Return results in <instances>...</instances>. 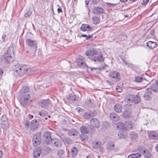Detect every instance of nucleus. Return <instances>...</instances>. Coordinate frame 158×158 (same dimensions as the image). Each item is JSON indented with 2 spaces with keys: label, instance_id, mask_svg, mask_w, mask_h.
<instances>
[{
  "label": "nucleus",
  "instance_id": "obj_59",
  "mask_svg": "<svg viewBox=\"0 0 158 158\" xmlns=\"http://www.w3.org/2000/svg\"><path fill=\"white\" fill-rule=\"evenodd\" d=\"M33 116L32 115H30V114H29L28 116V118L29 119H31L33 118Z\"/></svg>",
  "mask_w": 158,
  "mask_h": 158
},
{
  "label": "nucleus",
  "instance_id": "obj_22",
  "mask_svg": "<svg viewBox=\"0 0 158 158\" xmlns=\"http://www.w3.org/2000/svg\"><path fill=\"white\" fill-rule=\"evenodd\" d=\"M147 44L148 47L152 49L155 48L157 46V44L156 42L152 41H148L147 43Z\"/></svg>",
  "mask_w": 158,
  "mask_h": 158
},
{
  "label": "nucleus",
  "instance_id": "obj_44",
  "mask_svg": "<svg viewBox=\"0 0 158 158\" xmlns=\"http://www.w3.org/2000/svg\"><path fill=\"white\" fill-rule=\"evenodd\" d=\"M140 101L139 98L137 96H135V98H134L133 102L135 103H137Z\"/></svg>",
  "mask_w": 158,
  "mask_h": 158
},
{
  "label": "nucleus",
  "instance_id": "obj_55",
  "mask_svg": "<svg viewBox=\"0 0 158 158\" xmlns=\"http://www.w3.org/2000/svg\"><path fill=\"white\" fill-rule=\"evenodd\" d=\"M119 88V86L116 87V89L117 92H121L122 91V89H118V88Z\"/></svg>",
  "mask_w": 158,
  "mask_h": 158
},
{
  "label": "nucleus",
  "instance_id": "obj_37",
  "mask_svg": "<svg viewBox=\"0 0 158 158\" xmlns=\"http://www.w3.org/2000/svg\"><path fill=\"white\" fill-rule=\"evenodd\" d=\"M130 135L131 137L134 139H136L138 137L137 134L134 132H131Z\"/></svg>",
  "mask_w": 158,
  "mask_h": 158
},
{
  "label": "nucleus",
  "instance_id": "obj_52",
  "mask_svg": "<svg viewBox=\"0 0 158 158\" xmlns=\"http://www.w3.org/2000/svg\"><path fill=\"white\" fill-rule=\"evenodd\" d=\"M93 35L92 34L90 35H87L86 39V40H89L93 37Z\"/></svg>",
  "mask_w": 158,
  "mask_h": 158
},
{
  "label": "nucleus",
  "instance_id": "obj_15",
  "mask_svg": "<svg viewBox=\"0 0 158 158\" xmlns=\"http://www.w3.org/2000/svg\"><path fill=\"white\" fill-rule=\"evenodd\" d=\"M98 53V52L93 48L86 51L85 52V55L89 56H94Z\"/></svg>",
  "mask_w": 158,
  "mask_h": 158
},
{
  "label": "nucleus",
  "instance_id": "obj_10",
  "mask_svg": "<svg viewBox=\"0 0 158 158\" xmlns=\"http://www.w3.org/2000/svg\"><path fill=\"white\" fill-rule=\"evenodd\" d=\"M120 125L122 126L123 129L125 128L127 130L131 129L133 127V123L131 121H128L126 123L125 125L123 126L122 123H119Z\"/></svg>",
  "mask_w": 158,
  "mask_h": 158
},
{
  "label": "nucleus",
  "instance_id": "obj_38",
  "mask_svg": "<svg viewBox=\"0 0 158 158\" xmlns=\"http://www.w3.org/2000/svg\"><path fill=\"white\" fill-rule=\"evenodd\" d=\"M29 91V88H28L27 86H24L23 87L22 89L21 90V92L22 93H28Z\"/></svg>",
  "mask_w": 158,
  "mask_h": 158
},
{
  "label": "nucleus",
  "instance_id": "obj_53",
  "mask_svg": "<svg viewBox=\"0 0 158 158\" xmlns=\"http://www.w3.org/2000/svg\"><path fill=\"white\" fill-rule=\"evenodd\" d=\"M149 0H143V3L142 4L144 5H145L149 2Z\"/></svg>",
  "mask_w": 158,
  "mask_h": 158
},
{
  "label": "nucleus",
  "instance_id": "obj_41",
  "mask_svg": "<svg viewBox=\"0 0 158 158\" xmlns=\"http://www.w3.org/2000/svg\"><path fill=\"white\" fill-rule=\"evenodd\" d=\"M32 13V10H29L27 13L25 14L24 16L26 17H29L31 15Z\"/></svg>",
  "mask_w": 158,
  "mask_h": 158
},
{
  "label": "nucleus",
  "instance_id": "obj_3",
  "mask_svg": "<svg viewBox=\"0 0 158 158\" xmlns=\"http://www.w3.org/2000/svg\"><path fill=\"white\" fill-rule=\"evenodd\" d=\"M30 97L29 94H26L20 101V103L23 106H26L29 104L31 102Z\"/></svg>",
  "mask_w": 158,
  "mask_h": 158
},
{
  "label": "nucleus",
  "instance_id": "obj_1",
  "mask_svg": "<svg viewBox=\"0 0 158 158\" xmlns=\"http://www.w3.org/2000/svg\"><path fill=\"white\" fill-rule=\"evenodd\" d=\"M14 70V74L18 76H21L25 74H30L31 69L26 65H15Z\"/></svg>",
  "mask_w": 158,
  "mask_h": 158
},
{
  "label": "nucleus",
  "instance_id": "obj_63",
  "mask_svg": "<svg viewBox=\"0 0 158 158\" xmlns=\"http://www.w3.org/2000/svg\"><path fill=\"white\" fill-rule=\"evenodd\" d=\"M128 0H120V1L121 2H126Z\"/></svg>",
  "mask_w": 158,
  "mask_h": 158
},
{
  "label": "nucleus",
  "instance_id": "obj_8",
  "mask_svg": "<svg viewBox=\"0 0 158 158\" xmlns=\"http://www.w3.org/2000/svg\"><path fill=\"white\" fill-rule=\"evenodd\" d=\"M91 126L93 127L98 128L100 126V122L98 120L95 118H93L90 121Z\"/></svg>",
  "mask_w": 158,
  "mask_h": 158
},
{
  "label": "nucleus",
  "instance_id": "obj_23",
  "mask_svg": "<svg viewBox=\"0 0 158 158\" xmlns=\"http://www.w3.org/2000/svg\"><path fill=\"white\" fill-rule=\"evenodd\" d=\"M149 89L152 90L155 92H158V81L153 84L151 86Z\"/></svg>",
  "mask_w": 158,
  "mask_h": 158
},
{
  "label": "nucleus",
  "instance_id": "obj_6",
  "mask_svg": "<svg viewBox=\"0 0 158 158\" xmlns=\"http://www.w3.org/2000/svg\"><path fill=\"white\" fill-rule=\"evenodd\" d=\"M26 43L28 46L34 48L35 50H36L37 44L36 41L27 39L26 40Z\"/></svg>",
  "mask_w": 158,
  "mask_h": 158
},
{
  "label": "nucleus",
  "instance_id": "obj_57",
  "mask_svg": "<svg viewBox=\"0 0 158 158\" xmlns=\"http://www.w3.org/2000/svg\"><path fill=\"white\" fill-rule=\"evenodd\" d=\"M57 11H58V13H59L60 12H62V9H61V8L60 7L58 8L57 9Z\"/></svg>",
  "mask_w": 158,
  "mask_h": 158
},
{
  "label": "nucleus",
  "instance_id": "obj_35",
  "mask_svg": "<svg viewBox=\"0 0 158 158\" xmlns=\"http://www.w3.org/2000/svg\"><path fill=\"white\" fill-rule=\"evenodd\" d=\"M68 134L70 136H74L77 134V131L74 129H71L68 132Z\"/></svg>",
  "mask_w": 158,
  "mask_h": 158
},
{
  "label": "nucleus",
  "instance_id": "obj_14",
  "mask_svg": "<svg viewBox=\"0 0 158 158\" xmlns=\"http://www.w3.org/2000/svg\"><path fill=\"white\" fill-rule=\"evenodd\" d=\"M152 91L149 88L147 89L146 92L143 95L144 99L146 100H149L151 99Z\"/></svg>",
  "mask_w": 158,
  "mask_h": 158
},
{
  "label": "nucleus",
  "instance_id": "obj_27",
  "mask_svg": "<svg viewBox=\"0 0 158 158\" xmlns=\"http://www.w3.org/2000/svg\"><path fill=\"white\" fill-rule=\"evenodd\" d=\"M102 146V143L100 142H95L93 144V148L94 149H98L100 148V147Z\"/></svg>",
  "mask_w": 158,
  "mask_h": 158
},
{
  "label": "nucleus",
  "instance_id": "obj_50",
  "mask_svg": "<svg viewBox=\"0 0 158 158\" xmlns=\"http://www.w3.org/2000/svg\"><path fill=\"white\" fill-rule=\"evenodd\" d=\"M6 37V35L5 34H3L2 36V41L3 42H5L6 41L5 40V38Z\"/></svg>",
  "mask_w": 158,
  "mask_h": 158
},
{
  "label": "nucleus",
  "instance_id": "obj_46",
  "mask_svg": "<svg viewBox=\"0 0 158 158\" xmlns=\"http://www.w3.org/2000/svg\"><path fill=\"white\" fill-rule=\"evenodd\" d=\"M127 112L126 111L125 112H124L123 114V116L124 117L126 118H129L130 116V114H127Z\"/></svg>",
  "mask_w": 158,
  "mask_h": 158
},
{
  "label": "nucleus",
  "instance_id": "obj_2",
  "mask_svg": "<svg viewBox=\"0 0 158 158\" xmlns=\"http://www.w3.org/2000/svg\"><path fill=\"white\" fill-rule=\"evenodd\" d=\"M3 56L4 62L6 63L13 61L15 56L14 48L12 46L10 47Z\"/></svg>",
  "mask_w": 158,
  "mask_h": 158
},
{
  "label": "nucleus",
  "instance_id": "obj_26",
  "mask_svg": "<svg viewBox=\"0 0 158 158\" xmlns=\"http://www.w3.org/2000/svg\"><path fill=\"white\" fill-rule=\"evenodd\" d=\"M78 150L76 147H73L72 148L71 150V156H76L78 154Z\"/></svg>",
  "mask_w": 158,
  "mask_h": 158
},
{
  "label": "nucleus",
  "instance_id": "obj_61",
  "mask_svg": "<svg viewBox=\"0 0 158 158\" xmlns=\"http://www.w3.org/2000/svg\"><path fill=\"white\" fill-rule=\"evenodd\" d=\"M155 149L158 152V144L156 145L155 147Z\"/></svg>",
  "mask_w": 158,
  "mask_h": 158
},
{
  "label": "nucleus",
  "instance_id": "obj_19",
  "mask_svg": "<svg viewBox=\"0 0 158 158\" xmlns=\"http://www.w3.org/2000/svg\"><path fill=\"white\" fill-rule=\"evenodd\" d=\"M76 97V95L74 94H71L68 95L66 97V99L68 101L72 102L75 101Z\"/></svg>",
  "mask_w": 158,
  "mask_h": 158
},
{
  "label": "nucleus",
  "instance_id": "obj_24",
  "mask_svg": "<svg viewBox=\"0 0 158 158\" xmlns=\"http://www.w3.org/2000/svg\"><path fill=\"white\" fill-rule=\"evenodd\" d=\"M115 111L117 113H120L122 111V107L119 103H117L114 106Z\"/></svg>",
  "mask_w": 158,
  "mask_h": 158
},
{
  "label": "nucleus",
  "instance_id": "obj_28",
  "mask_svg": "<svg viewBox=\"0 0 158 158\" xmlns=\"http://www.w3.org/2000/svg\"><path fill=\"white\" fill-rule=\"evenodd\" d=\"M37 122L36 120H33L31 122V129L32 130H35L38 128V126L36 124Z\"/></svg>",
  "mask_w": 158,
  "mask_h": 158
},
{
  "label": "nucleus",
  "instance_id": "obj_34",
  "mask_svg": "<svg viewBox=\"0 0 158 158\" xmlns=\"http://www.w3.org/2000/svg\"><path fill=\"white\" fill-rule=\"evenodd\" d=\"M143 154L146 157L149 158L151 157V153L148 150H144L143 151Z\"/></svg>",
  "mask_w": 158,
  "mask_h": 158
},
{
  "label": "nucleus",
  "instance_id": "obj_51",
  "mask_svg": "<svg viewBox=\"0 0 158 158\" xmlns=\"http://www.w3.org/2000/svg\"><path fill=\"white\" fill-rule=\"evenodd\" d=\"M138 150L140 152H143V151L144 150L143 149V148L140 146H139L138 147Z\"/></svg>",
  "mask_w": 158,
  "mask_h": 158
},
{
  "label": "nucleus",
  "instance_id": "obj_58",
  "mask_svg": "<svg viewBox=\"0 0 158 158\" xmlns=\"http://www.w3.org/2000/svg\"><path fill=\"white\" fill-rule=\"evenodd\" d=\"M3 73V71L0 68V77L1 78V75Z\"/></svg>",
  "mask_w": 158,
  "mask_h": 158
},
{
  "label": "nucleus",
  "instance_id": "obj_7",
  "mask_svg": "<svg viewBox=\"0 0 158 158\" xmlns=\"http://www.w3.org/2000/svg\"><path fill=\"white\" fill-rule=\"evenodd\" d=\"M77 64L79 66L84 68L87 67L85 63V58L82 56H80L78 58L77 61Z\"/></svg>",
  "mask_w": 158,
  "mask_h": 158
},
{
  "label": "nucleus",
  "instance_id": "obj_11",
  "mask_svg": "<svg viewBox=\"0 0 158 158\" xmlns=\"http://www.w3.org/2000/svg\"><path fill=\"white\" fill-rule=\"evenodd\" d=\"M109 76L115 79L120 80V76L119 73L116 71H111L109 73Z\"/></svg>",
  "mask_w": 158,
  "mask_h": 158
},
{
  "label": "nucleus",
  "instance_id": "obj_39",
  "mask_svg": "<svg viewBox=\"0 0 158 158\" xmlns=\"http://www.w3.org/2000/svg\"><path fill=\"white\" fill-rule=\"evenodd\" d=\"M24 124L25 127L26 128H28L30 125H31V123L27 119L25 121Z\"/></svg>",
  "mask_w": 158,
  "mask_h": 158
},
{
  "label": "nucleus",
  "instance_id": "obj_18",
  "mask_svg": "<svg viewBox=\"0 0 158 158\" xmlns=\"http://www.w3.org/2000/svg\"><path fill=\"white\" fill-rule=\"evenodd\" d=\"M148 136L150 139L157 140L158 139V135L154 131H151L148 133Z\"/></svg>",
  "mask_w": 158,
  "mask_h": 158
},
{
  "label": "nucleus",
  "instance_id": "obj_4",
  "mask_svg": "<svg viewBox=\"0 0 158 158\" xmlns=\"http://www.w3.org/2000/svg\"><path fill=\"white\" fill-rule=\"evenodd\" d=\"M51 141H49V145H52L54 147L60 148L62 145V142L60 139L54 138Z\"/></svg>",
  "mask_w": 158,
  "mask_h": 158
},
{
  "label": "nucleus",
  "instance_id": "obj_13",
  "mask_svg": "<svg viewBox=\"0 0 158 158\" xmlns=\"http://www.w3.org/2000/svg\"><path fill=\"white\" fill-rule=\"evenodd\" d=\"M42 152V149L40 147H37L34 150L33 152V156L35 158H38L40 156Z\"/></svg>",
  "mask_w": 158,
  "mask_h": 158
},
{
  "label": "nucleus",
  "instance_id": "obj_21",
  "mask_svg": "<svg viewBox=\"0 0 158 158\" xmlns=\"http://www.w3.org/2000/svg\"><path fill=\"white\" fill-rule=\"evenodd\" d=\"M91 59L92 61H96L98 60L99 61L102 62L104 60V58L102 57V54H99L97 56H94L91 58Z\"/></svg>",
  "mask_w": 158,
  "mask_h": 158
},
{
  "label": "nucleus",
  "instance_id": "obj_32",
  "mask_svg": "<svg viewBox=\"0 0 158 158\" xmlns=\"http://www.w3.org/2000/svg\"><path fill=\"white\" fill-rule=\"evenodd\" d=\"M114 145V143L112 142H108L107 144V148L108 150L113 149Z\"/></svg>",
  "mask_w": 158,
  "mask_h": 158
},
{
  "label": "nucleus",
  "instance_id": "obj_12",
  "mask_svg": "<svg viewBox=\"0 0 158 158\" xmlns=\"http://www.w3.org/2000/svg\"><path fill=\"white\" fill-rule=\"evenodd\" d=\"M44 137L45 139V142L48 144L49 145V141H51L53 139L51 138V133L48 131H46L45 132Z\"/></svg>",
  "mask_w": 158,
  "mask_h": 158
},
{
  "label": "nucleus",
  "instance_id": "obj_30",
  "mask_svg": "<svg viewBox=\"0 0 158 158\" xmlns=\"http://www.w3.org/2000/svg\"><path fill=\"white\" fill-rule=\"evenodd\" d=\"M93 23L95 24L99 23H100L99 18L96 16H93L92 17Z\"/></svg>",
  "mask_w": 158,
  "mask_h": 158
},
{
  "label": "nucleus",
  "instance_id": "obj_45",
  "mask_svg": "<svg viewBox=\"0 0 158 158\" xmlns=\"http://www.w3.org/2000/svg\"><path fill=\"white\" fill-rule=\"evenodd\" d=\"M44 151L48 153L50 152L51 149L50 147H45L44 148Z\"/></svg>",
  "mask_w": 158,
  "mask_h": 158
},
{
  "label": "nucleus",
  "instance_id": "obj_64",
  "mask_svg": "<svg viewBox=\"0 0 158 158\" xmlns=\"http://www.w3.org/2000/svg\"><path fill=\"white\" fill-rule=\"evenodd\" d=\"M89 1H85V3L86 4V5H88V4H89Z\"/></svg>",
  "mask_w": 158,
  "mask_h": 158
},
{
  "label": "nucleus",
  "instance_id": "obj_42",
  "mask_svg": "<svg viewBox=\"0 0 158 158\" xmlns=\"http://www.w3.org/2000/svg\"><path fill=\"white\" fill-rule=\"evenodd\" d=\"M84 117L86 119L89 118L91 117L90 113L85 112L84 114Z\"/></svg>",
  "mask_w": 158,
  "mask_h": 158
},
{
  "label": "nucleus",
  "instance_id": "obj_40",
  "mask_svg": "<svg viewBox=\"0 0 158 158\" xmlns=\"http://www.w3.org/2000/svg\"><path fill=\"white\" fill-rule=\"evenodd\" d=\"M143 80V78L140 77H137L135 78V81L137 82H141Z\"/></svg>",
  "mask_w": 158,
  "mask_h": 158
},
{
  "label": "nucleus",
  "instance_id": "obj_54",
  "mask_svg": "<svg viewBox=\"0 0 158 158\" xmlns=\"http://www.w3.org/2000/svg\"><path fill=\"white\" fill-rule=\"evenodd\" d=\"M98 149H99V151L100 152H104V149L103 147H102V145L100 147V148Z\"/></svg>",
  "mask_w": 158,
  "mask_h": 158
},
{
  "label": "nucleus",
  "instance_id": "obj_5",
  "mask_svg": "<svg viewBox=\"0 0 158 158\" xmlns=\"http://www.w3.org/2000/svg\"><path fill=\"white\" fill-rule=\"evenodd\" d=\"M40 135V133L36 134L33 137V145L35 147L37 146L40 143L41 138Z\"/></svg>",
  "mask_w": 158,
  "mask_h": 158
},
{
  "label": "nucleus",
  "instance_id": "obj_16",
  "mask_svg": "<svg viewBox=\"0 0 158 158\" xmlns=\"http://www.w3.org/2000/svg\"><path fill=\"white\" fill-rule=\"evenodd\" d=\"M40 105L43 108L48 107L50 105V101L49 100H42L39 102Z\"/></svg>",
  "mask_w": 158,
  "mask_h": 158
},
{
  "label": "nucleus",
  "instance_id": "obj_56",
  "mask_svg": "<svg viewBox=\"0 0 158 158\" xmlns=\"http://www.w3.org/2000/svg\"><path fill=\"white\" fill-rule=\"evenodd\" d=\"M92 3L94 4H96L98 2L99 0H91Z\"/></svg>",
  "mask_w": 158,
  "mask_h": 158
},
{
  "label": "nucleus",
  "instance_id": "obj_31",
  "mask_svg": "<svg viewBox=\"0 0 158 158\" xmlns=\"http://www.w3.org/2000/svg\"><path fill=\"white\" fill-rule=\"evenodd\" d=\"M81 132L84 134H86L88 132V128L85 126H82L80 128Z\"/></svg>",
  "mask_w": 158,
  "mask_h": 158
},
{
  "label": "nucleus",
  "instance_id": "obj_20",
  "mask_svg": "<svg viewBox=\"0 0 158 158\" xmlns=\"http://www.w3.org/2000/svg\"><path fill=\"white\" fill-rule=\"evenodd\" d=\"M110 118L113 121L116 122L119 119V117L118 115L115 113H111L110 115Z\"/></svg>",
  "mask_w": 158,
  "mask_h": 158
},
{
  "label": "nucleus",
  "instance_id": "obj_29",
  "mask_svg": "<svg viewBox=\"0 0 158 158\" xmlns=\"http://www.w3.org/2000/svg\"><path fill=\"white\" fill-rule=\"evenodd\" d=\"M134 98H135V95H130L129 98H126L125 99V100H126L128 103L131 102H133Z\"/></svg>",
  "mask_w": 158,
  "mask_h": 158
},
{
  "label": "nucleus",
  "instance_id": "obj_33",
  "mask_svg": "<svg viewBox=\"0 0 158 158\" xmlns=\"http://www.w3.org/2000/svg\"><path fill=\"white\" fill-rule=\"evenodd\" d=\"M123 62L128 67H132L133 65L132 64L131 62H128L127 61H126L125 59L123 58H121Z\"/></svg>",
  "mask_w": 158,
  "mask_h": 158
},
{
  "label": "nucleus",
  "instance_id": "obj_9",
  "mask_svg": "<svg viewBox=\"0 0 158 158\" xmlns=\"http://www.w3.org/2000/svg\"><path fill=\"white\" fill-rule=\"evenodd\" d=\"M93 12L94 14H101L104 12V10L101 7L95 6L94 7Z\"/></svg>",
  "mask_w": 158,
  "mask_h": 158
},
{
  "label": "nucleus",
  "instance_id": "obj_49",
  "mask_svg": "<svg viewBox=\"0 0 158 158\" xmlns=\"http://www.w3.org/2000/svg\"><path fill=\"white\" fill-rule=\"evenodd\" d=\"M106 4L108 6L111 7L114 6L116 5V4H113L110 3H106Z\"/></svg>",
  "mask_w": 158,
  "mask_h": 158
},
{
  "label": "nucleus",
  "instance_id": "obj_25",
  "mask_svg": "<svg viewBox=\"0 0 158 158\" xmlns=\"http://www.w3.org/2000/svg\"><path fill=\"white\" fill-rule=\"evenodd\" d=\"M2 123L4 125L5 127H7L8 125L7 119L5 115H3L1 119Z\"/></svg>",
  "mask_w": 158,
  "mask_h": 158
},
{
  "label": "nucleus",
  "instance_id": "obj_43",
  "mask_svg": "<svg viewBox=\"0 0 158 158\" xmlns=\"http://www.w3.org/2000/svg\"><path fill=\"white\" fill-rule=\"evenodd\" d=\"M133 158H138V157L141 156V154L140 153H137L135 154H131Z\"/></svg>",
  "mask_w": 158,
  "mask_h": 158
},
{
  "label": "nucleus",
  "instance_id": "obj_60",
  "mask_svg": "<svg viewBox=\"0 0 158 158\" xmlns=\"http://www.w3.org/2000/svg\"><path fill=\"white\" fill-rule=\"evenodd\" d=\"M3 154V152L2 151L0 150V158L2 156Z\"/></svg>",
  "mask_w": 158,
  "mask_h": 158
},
{
  "label": "nucleus",
  "instance_id": "obj_17",
  "mask_svg": "<svg viewBox=\"0 0 158 158\" xmlns=\"http://www.w3.org/2000/svg\"><path fill=\"white\" fill-rule=\"evenodd\" d=\"M92 28L88 24H82L81 27V29L83 31H91Z\"/></svg>",
  "mask_w": 158,
  "mask_h": 158
},
{
  "label": "nucleus",
  "instance_id": "obj_62",
  "mask_svg": "<svg viewBox=\"0 0 158 158\" xmlns=\"http://www.w3.org/2000/svg\"><path fill=\"white\" fill-rule=\"evenodd\" d=\"M81 36L82 37H86V36H87V35H83V34H82V35H81Z\"/></svg>",
  "mask_w": 158,
  "mask_h": 158
},
{
  "label": "nucleus",
  "instance_id": "obj_47",
  "mask_svg": "<svg viewBox=\"0 0 158 158\" xmlns=\"http://www.w3.org/2000/svg\"><path fill=\"white\" fill-rule=\"evenodd\" d=\"M64 153V151L63 150L60 149L58 151V154L59 156H60L62 155Z\"/></svg>",
  "mask_w": 158,
  "mask_h": 158
},
{
  "label": "nucleus",
  "instance_id": "obj_48",
  "mask_svg": "<svg viewBox=\"0 0 158 158\" xmlns=\"http://www.w3.org/2000/svg\"><path fill=\"white\" fill-rule=\"evenodd\" d=\"M90 112V113L91 117L95 116L97 114V113L95 111H94V112Z\"/></svg>",
  "mask_w": 158,
  "mask_h": 158
},
{
  "label": "nucleus",
  "instance_id": "obj_36",
  "mask_svg": "<svg viewBox=\"0 0 158 158\" xmlns=\"http://www.w3.org/2000/svg\"><path fill=\"white\" fill-rule=\"evenodd\" d=\"M48 114L46 110H41L39 112L38 114L43 117L44 116H46Z\"/></svg>",
  "mask_w": 158,
  "mask_h": 158
}]
</instances>
